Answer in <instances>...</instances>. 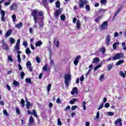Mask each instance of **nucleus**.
Here are the masks:
<instances>
[{"instance_id": "nucleus-15", "label": "nucleus", "mask_w": 126, "mask_h": 126, "mask_svg": "<svg viewBox=\"0 0 126 126\" xmlns=\"http://www.w3.org/2000/svg\"><path fill=\"white\" fill-rule=\"evenodd\" d=\"M78 92L77 91V88L74 87L72 89V91L71 92V94L73 95L74 94H77Z\"/></svg>"}, {"instance_id": "nucleus-22", "label": "nucleus", "mask_w": 126, "mask_h": 126, "mask_svg": "<svg viewBox=\"0 0 126 126\" xmlns=\"http://www.w3.org/2000/svg\"><path fill=\"white\" fill-rule=\"evenodd\" d=\"M34 123V119L33 118V116H31L29 118V124L32 125Z\"/></svg>"}, {"instance_id": "nucleus-30", "label": "nucleus", "mask_w": 126, "mask_h": 126, "mask_svg": "<svg viewBox=\"0 0 126 126\" xmlns=\"http://www.w3.org/2000/svg\"><path fill=\"white\" fill-rule=\"evenodd\" d=\"M117 45H120V42H117L113 44V49H114V50H116V49H117Z\"/></svg>"}, {"instance_id": "nucleus-37", "label": "nucleus", "mask_w": 126, "mask_h": 126, "mask_svg": "<svg viewBox=\"0 0 126 126\" xmlns=\"http://www.w3.org/2000/svg\"><path fill=\"white\" fill-rule=\"evenodd\" d=\"M51 87H52V84H49L47 86V92L49 93L51 90Z\"/></svg>"}, {"instance_id": "nucleus-21", "label": "nucleus", "mask_w": 126, "mask_h": 126, "mask_svg": "<svg viewBox=\"0 0 126 126\" xmlns=\"http://www.w3.org/2000/svg\"><path fill=\"white\" fill-rule=\"evenodd\" d=\"M99 52L102 53L103 55L105 54V52H106V48L104 47H102L99 49Z\"/></svg>"}, {"instance_id": "nucleus-8", "label": "nucleus", "mask_w": 126, "mask_h": 126, "mask_svg": "<svg viewBox=\"0 0 126 126\" xmlns=\"http://www.w3.org/2000/svg\"><path fill=\"white\" fill-rule=\"evenodd\" d=\"M122 53H118L115 56L113 57V61H117V60H120L122 58Z\"/></svg>"}, {"instance_id": "nucleus-44", "label": "nucleus", "mask_w": 126, "mask_h": 126, "mask_svg": "<svg viewBox=\"0 0 126 126\" xmlns=\"http://www.w3.org/2000/svg\"><path fill=\"white\" fill-rule=\"evenodd\" d=\"M104 107V103H102L99 105V106L97 108V110H101V109H103Z\"/></svg>"}, {"instance_id": "nucleus-11", "label": "nucleus", "mask_w": 126, "mask_h": 126, "mask_svg": "<svg viewBox=\"0 0 126 126\" xmlns=\"http://www.w3.org/2000/svg\"><path fill=\"white\" fill-rule=\"evenodd\" d=\"M110 42H111V36H110V35H107L106 37L105 44L107 46H109V45H110Z\"/></svg>"}, {"instance_id": "nucleus-48", "label": "nucleus", "mask_w": 126, "mask_h": 126, "mask_svg": "<svg viewBox=\"0 0 126 126\" xmlns=\"http://www.w3.org/2000/svg\"><path fill=\"white\" fill-rule=\"evenodd\" d=\"M86 102L84 101L83 102V108L84 109V110L85 111V110H86Z\"/></svg>"}, {"instance_id": "nucleus-18", "label": "nucleus", "mask_w": 126, "mask_h": 126, "mask_svg": "<svg viewBox=\"0 0 126 126\" xmlns=\"http://www.w3.org/2000/svg\"><path fill=\"white\" fill-rule=\"evenodd\" d=\"M99 62H100V59H99V58L96 57V58H94L93 59L92 63H99Z\"/></svg>"}, {"instance_id": "nucleus-34", "label": "nucleus", "mask_w": 126, "mask_h": 126, "mask_svg": "<svg viewBox=\"0 0 126 126\" xmlns=\"http://www.w3.org/2000/svg\"><path fill=\"white\" fill-rule=\"evenodd\" d=\"M25 101L24 100V99H22L21 100V104L22 105V106L23 107V108H24V107H25Z\"/></svg>"}, {"instance_id": "nucleus-35", "label": "nucleus", "mask_w": 126, "mask_h": 126, "mask_svg": "<svg viewBox=\"0 0 126 126\" xmlns=\"http://www.w3.org/2000/svg\"><path fill=\"white\" fill-rule=\"evenodd\" d=\"M26 107L27 109H29V108L31 107V104H30V102L28 101L27 99Z\"/></svg>"}, {"instance_id": "nucleus-49", "label": "nucleus", "mask_w": 126, "mask_h": 126, "mask_svg": "<svg viewBox=\"0 0 126 126\" xmlns=\"http://www.w3.org/2000/svg\"><path fill=\"white\" fill-rule=\"evenodd\" d=\"M23 45L24 46L25 48H27V46H28V43H27V41H24L23 42Z\"/></svg>"}, {"instance_id": "nucleus-32", "label": "nucleus", "mask_w": 126, "mask_h": 126, "mask_svg": "<svg viewBox=\"0 0 126 126\" xmlns=\"http://www.w3.org/2000/svg\"><path fill=\"white\" fill-rule=\"evenodd\" d=\"M12 19L14 23L16 22V15L13 14V15H12Z\"/></svg>"}, {"instance_id": "nucleus-16", "label": "nucleus", "mask_w": 126, "mask_h": 126, "mask_svg": "<svg viewBox=\"0 0 126 126\" xmlns=\"http://www.w3.org/2000/svg\"><path fill=\"white\" fill-rule=\"evenodd\" d=\"M81 27V22L80 20H77L76 22V28L77 29H80Z\"/></svg>"}, {"instance_id": "nucleus-42", "label": "nucleus", "mask_w": 126, "mask_h": 126, "mask_svg": "<svg viewBox=\"0 0 126 126\" xmlns=\"http://www.w3.org/2000/svg\"><path fill=\"white\" fill-rule=\"evenodd\" d=\"M38 24L40 28H43L44 26V22H43L42 21H40L39 22Z\"/></svg>"}, {"instance_id": "nucleus-19", "label": "nucleus", "mask_w": 126, "mask_h": 126, "mask_svg": "<svg viewBox=\"0 0 126 126\" xmlns=\"http://www.w3.org/2000/svg\"><path fill=\"white\" fill-rule=\"evenodd\" d=\"M38 15L39 16H41L40 17H38V19H41L42 20H43V19H44V16H43V11H39V12H38Z\"/></svg>"}, {"instance_id": "nucleus-1", "label": "nucleus", "mask_w": 126, "mask_h": 126, "mask_svg": "<svg viewBox=\"0 0 126 126\" xmlns=\"http://www.w3.org/2000/svg\"><path fill=\"white\" fill-rule=\"evenodd\" d=\"M37 13H38V10L37 9L33 10L32 11V15L33 17L35 23V25L33 26V28H37V26L36 24H37L38 21H39V18L38 17V14H37Z\"/></svg>"}, {"instance_id": "nucleus-52", "label": "nucleus", "mask_w": 126, "mask_h": 126, "mask_svg": "<svg viewBox=\"0 0 126 126\" xmlns=\"http://www.w3.org/2000/svg\"><path fill=\"white\" fill-rule=\"evenodd\" d=\"M80 59H81V56H80V55H78L77 56L76 58H75V60L76 61H78V62H79V60H80Z\"/></svg>"}, {"instance_id": "nucleus-23", "label": "nucleus", "mask_w": 126, "mask_h": 126, "mask_svg": "<svg viewBox=\"0 0 126 126\" xmlns=\"http://www.w3.org/2000/svg\"><path fill=\"white\" fill-rule=\"evenodd\" d=\"M113 66H114V64H109L108 65H107V70L110 71V70L112 69Z\"/></svg>"}, {"instance_id": "nucleus-12", "label": "nucleus", "mask_w": 126, "mask_h": 126, "mask_svg": "<svg viewBox=\"0 0 126 126\" xmlns=\"http://www.w3.org/2000/svg\"><path fill=\"white\" fill-rule=\"evenodd\" d=\"M122 122V119H118L117 121L115 122V125L117 126L118 124H119L120 126H123V123Z\"/></svg>"}, {"instance_id": "nucleus-40", "label": "nucleus", "mask_w": 126, "mask_h": 126, "mask_svg": "<svg viewBox=\"0 0 126 126\" xmlns=\"http://www.w3.org/2000/svg\"><path fill=\"white\" fill-rule=\"evenodd\" d=\"M120 75H121V76H122L123 78L126 77V74L125 73H124V72L121 71L119 73Z\"/></svg>"}, {"instance_id": "nucleus-2", "label": "nucleus", "mask_w": 126, "mask_h": 126, "mask_svg": "<svg viewBox=\"0 0 126 126\" xmlns=\"http://www.w3.org/2000/svg\"><path fill=\"white\" fill-rule=\"evenodd\" d=\"M70 76H71L70 74H65L64 76V84L66 87H68V85L71 79Z\"/></svg>"}, {"instance_id": "nucleus-36", "label": "nucleus", "mask_w": 126, "mask_h": 126, "mask_svg": "<svg viewBox=\"0 0 126 126\" xmlns=\"http://www.w3.org/2000/svg\"><path fill=\"white\" fill-rule=\"evenodd\" d=\"M32 116H34L36 118H38V116L37 115V112H36V111H35V110H33V111L32 113Z\"/></svg>"}, {"instance_id": "nucleus-53", "label": "nucleus", "mask_w": 126, "mask_h": 126, "mask_svg": "<svg viewBox=\"0 0 126 126\" xmlns=\"http://www.w3.org/2000/svg\"><path fill=\"white\" fill-rule=\"evenodd\" d=\"M3 113L5 116H8V113H7V111H6V110L4 109L3 111Z\"/></svg>"}, {"instance_id": "nucleus-14", "label": "nucleus", "mask_w": 126, "mask_h": 126, "mask_svg": "<svg viewBox=\"0 0 126 126\" xmlns=\"http://www.w3.org/2000/svg\"><path fill=\"white\" fill-rule=\"evenodd\" d=\"M12 33V30H9L4 35L5 38H7V37H9L11 33Z\"/></svg>"}, {"instance_id": "nucleus-9", "label": "nucleus", "mask_w": 126, "mask_h": 126, "mask_svg": "<svg viewBox=\"0 0 126 126\" xmlns=\"http://www.w3.org/2000/svg\"><path fill=\"white\" fill-rule=\"evenodd\" d=\"M0 13L1 15V21H2V22H5V18L4 17L5 15V12H4V11L2 10H1Z\"/></svg>"}, {"instance_id": "nucleus-47", "label": "nucleus", "mask_w": 126, "mask_h": 126, "mask_svg": "<svg viewBox=\"0 0 126 126\" xmlns=\"http://www.w3.org/2000/svg\"><path fill=\"white\" fill-rule=\"evenodd\" d=\"M61 19L63 21L65 20V16L64 15H61Z\"/></svg>"}, {"instance_id": "nucleus-3", "label": "nucleus", "mask_w": 126, "mask_h": 126, "mask_svg": "<svg viewBox=\"0 0 126 126\" xmlns=\"http://www.w3.org/2000/svg\"><path fill=\"white\" fill-rule=\"evenodd\" d=\"M108 28V22L105 21L100 27V30H106Z\"/></svg>"}, {"instance_id": "nucleus-28", "label": "nucleus", "mask_w": 126, "mask_h": 126, "mask_svg": "<svg viewBox=\"0 0 126 126\" xmlns=\"http://www.w3.org/2000/svg\"><path fill=\"white\" fill-rule=\"evenodd\" d=\"M13 85L16 86V87H18V86H19V83H18V82H17V81H14L13 82Z\"/></svg>"}, {"instance_id": "nucleus-6", "label": "nucleus", "mask_w": 126, "mask_h": 126, "mask_svg": "<svg viewBox=\"0 0 126 126\" xmlns=\"http://www.w3.org/2000/svg\"><path fill=\"white\" fill-rule=\"evenodd\" d=\"M9 9L10 10H16L18 9V6H17V4L16 3H12L9 7Z\"/></svg>"}, {"instance_id": "nucleus-27", "label": "nucleus", "mask_w": 126, "mask_h": 126, "mask_svg": "<svg viewBox=\"0 0 126 126\" xmlns=\"http://www.w3.org/2000/svg\"><path fill=\"white\" fill-rule=\"evenodd\" d=\"M104 79H105V75L104 74H101L100 77L99 78V80L100 81H103Z\"/></svg>"}, {"instance_id": "nucleus-5", "label": "nucleus", "mask_w": 126, "mask_h": 126, "mask_svg": "<svg viewBox=\"0 0 126 126\" xmlns=\"http://www.w3.org/2000/svg\"><path fill=\"white\" fill-rule=\"evenodd\" d=\"M19 50H20V39H18L14 47V51H19Z\"/></svg>"}, {"instance_id": "nucleus-63", "label": "nucleus", "mask_w": 126, "mask_h": 126, "mask_svg": "<svg viewBox=\"0 0 126 126\" xmlns=\"http://www.w3.org/2000/svg\"><path fill=\"white\" fill-rule=\"evenodd\" d=\"M79 62V61L75 60L74 61V64H75V65H77V64H78Z\"/></svg>"}, {"instance_id": "nucleus-43", "label": "nucleus", "mask_w": 126, "mask_h": 126, "mask_svg": "<svg viewBox=\"0 0 126 126\" xmlns=\"http://www.w3.org/2000/svg\"><path fill=\"white\" fill-rule=\"evenodd\" d=\"M35 60H36L37 63H41V59H40V57H36L35 58Z\"/></svg>"}, {"instance_id": "nucleus-54", "label": "nucleus", "mask_w": 126, "mask_h": 126, "mask_svg": "<svg viewBox=\"0 0 126 126\" xmlns=\"http://www.w3.org/2000/svg\"><path fill=\"white\" fill-rule=\"evenodd\" d=\"M16 112L17 115H19V114H20V110H19V108L18 107L16 108Z\"/></svg>"}, {"instance_id": "nucleus-7", "label": "nucleus", "mask_w": 126, "mask_h": 126, "mask_svg": "<svg viewBox=\"0 0 126 126\" xmlns=\"http://www.w3.org/2000/svg\"><path fill=\"white\" fill-rule=\"evenodd\" d=\"M27 67L28 68L29 71H33V68H32V64L31 62L28 61L26 63Z\"/></svg>"}, {"instance_id": "nucleus-56", "label": "nucleus", "mask_w": 126, "mask_h": 126, "mask_svg": "<svg viewBox=\"0 0 126 126\" xmlns=\"http://www.w3.org/2000/svg\"><path fill=\"white\" fill-rule=\"evenodd\" d=\"M107 63H109V62H111V61H113V57H111L108 59L106 60Z\"/></svg>"}, {"instance_id": "nucleus-59", "label": "nucleus", "mask_w": 126, "mask_h": 126, "mask_svg": "<svg viewBox=\"0 0 126 126\" xmlns=\"http://www.w3.org/2000/svg\"><path fill=\"white\" fill-rule=\"evenodd\" d=\"M100 117V112L98 111L96 113V119L98 120Z\"/></svg>"}, {"instance_id": "nucleus-39", "label": "nucleus", "mask_w": 126, "mask_h": 126, "mask_svg": "<svg viewBox=\"0 0 126 126\" xmlns=\"http://www.w3.org/2000/svg\"><path fill=\"white\" fill-rule=\"evenodd\" d=\"M55 4L56 5V7L58 8H60V6H61V3H60V1H56Z\"/></svg>"}, {"instance_id": "nucleus-46", "label": "nucleus", "mask_w": 126, "mask_h": 126, "mask_svg": "<svg viewBox=\"0 0 126 126\" xmlns=\"http://www.w3.org/2000/svg\"><path fill=\"white\" fill-rule=\"evenodd\" d=\"M102 17V16H100L94 20L95 22L98 23L100 21V18Z\"/></svg>"}, {"instance_id": "nucleus-10", "label": "nucleus", "mask_w": 126, "mask_h": 126, "mask_svg": "<svg viewBox=\"0 0 126 126\" xmlns=\"http://www.w3.org/2000/svg\"><path fill=\"white\" fill-rule=\"evenodd\" d=\"M43 5L47 10H49V4L47 0H42Z\"/></svg>"}, {"instance_id": "nucleus-38", "label": "nucleus", "mask_w": 126, "mask_h": 126, "mask_svg": "<svg viewBox=\"0 0 126 126\" xmlns=\"http://www.w3.org/2000/svg\"><path fill=\"white\" fill-rule=\"evenodd\" d=\"M10 3H11V0H8V2H5L4 5H5V6H7L9 5Z\"/></svg>"}, {"instance_id": "nucleus-13", "label": "nucleus", "mask_w": 126, "mask_h": 126, "mask_svg": "<svg viewBox=\"0 0 126 126\" xmlns=\"http://www.w3.org/2000/svg\"><path fill=\"white\" fill-rule=\"evenodd\" d=\"M2 45L3 47L4 50H5V51H7V50H8V45L6 44L4 40L2 41Z\"/></svg>"}, {"instance_id": "nucleus-57", "label": "nucleus", "mask_w": 126, "mask_h": 126, "mask_svg": "<svg viewBox=\"0 0 126 126\" xmlns=\"http://www.w3.org/2000/svg\"><path fill=\"white\" fill-rule=\"evenodd\" d=\"M26 82H27V83H31V79L30 78H26Z\"/></svg>"}, {"instance_id": "nucleus-64", "label": "nucleus", "mask_w": 126, "mask_h": 126, "mask_svg": "<svg viewBox=\"0 0 126 126\" xmlns=\"http://www.w3.org/2000/svg\"><path fill=\"white\" fill-rule=\"evenodd\" d=\"M107 114L109 116H114V113L112 112H107Z\"/></svg>"}, {"instance_id": "nucleus-45", "label": "nucleus", "mask_w": 126, "mask_h": 126, "mask_svg": "<svg viewBox=\"0 0 126 126\" xmlns=\"http://www.w3.org/2000/svg\"><path fill=\"white\" fill-rule=\"evenodd\" d=\"M21 79H23L24 78V76H25V73L24 72H22L20 74Z\"/></svg>"}, {"instance_id": "nucleus-33", "label": "nucleus", "mask_w": 126, "mask_h": 126, "mask_svg": "<svg viewBox=\"0 0 126 126\" xmlns=\"http://www.w3.org/2000/svg\"><path fill=\"white\" fill-rule=\"evenodd\" d=\"M77 99L76 98H73V100L71 99L70 101V104H71V105H73V104H74V102H77Z\"/></svg>"}, {"instance_id": "nucleus-55", "label": "nucleus", "mask_w": 126, "mask_h": 126, "mask_svg": "<svg viewBox=\"0 0 126 126\" xmlns=\"http://www.w3.org/2000/svg\"><path fill=\"white\" fill-rule=\"evenodd\" d=\"M100 2L102 4H106L107 3V0H101Z\"/></svg>"}, {"instance_id": "nucleus-20", "label": "nucleus", "mask_w": 126, "mask_h": 126, "mask_svg": "<svg viewBox=\"0 0 126 126\" xmlns=\"http://www.w3.org/2000/svg\"><path fill=\"white\" fill-rule=\"evenodd\" d=\"M22 26H23V23H22V22L15 25V27L16 28H17V29H20Z\"/></svg>"}, {"instance_id": "nucleus-41", "label": "nucleus", "mask_w": 126, "mask_h": 126, "mask_svg": "<svg viewBox=\"0 0 126 126\" xmlns=\"http://www.w3.org/2000/svg\"><path fill=\"white\" fill-rule=\"evenodd\" d=\"M42 44H43V42L41 41H39L36 42V47H40V46H41V45H42Z\"/></svg>"}, {"instance_id": "nucleus-25", "label": "nucleus", "mask_w": 126, "mask_h": 126, "mask_svg": "<svg viewBox=\"0 0 126 126\" xmlns=\"http://www.w3.org/2000/svg\"><path fill=\"white\" fill-rule=\"evenodd\" d=\"M121 10H122V8H119L117 11H116V12L115 13L114 16L113 17V18H116V17L117 16V14H119V13H120V11H121Z\"/></svg>"}, {"instance_id": "nucleus-26", "label": "nucleus", "mask_w": 126, "mask_h": 126, "mask_svg": "<svg viewBox=\"0 0 126 126\" xmlns=\"http://www.w3.org/2000/svg\"><path fill=\"white\" fill-rule=\"evenodd\" d=\"M50 63L51 65H52V66H55V63H54V60H53V59H52V57L50 58Z\"/></svg>"}, {"instance_id": "nucleus-61", "label": "nucleus", "mask_w": 126, "mask_h": 126, "mask_svg": "<svg viewBox=\"0 0 126 126\" xmlns=\"http://www.w3.org/2000/svg\"><path fill=\"white\" fill-rule=\"evenodd\" d=\"M69 109H70V106L68 105L65 109H64V111H65V112H66V111H68V110H69Z\"/></svg>"}, {"instance_id": "nucleus-51", "label": "nucleus", "mask_w": 126, "mask_h": 126, "mask_svg": "<svg viewBox=\"0 0 126 126\" xmlns=\"http://www.w3.org/2000/svg\"><path fill=\"white\" fill-rule=\"evenodd\" d=\"M86 9L87 11H90V6L89 5H86Z\"/></svg>"}, {"instance_id": "nucleus-17", "label": "nucleus", "mask_w": 126, "mask_h": 126, "mask_svg": "<svg viewBox=\"0 0 126 126\" xmlns=\"http://www.w3.org/2000/svg\"><path fill=\"white\" fill-rule=\"evenodd\" d=\"M42 69L44 71H49L50 67H48V64H45L43 66Z\"/></svg>"}, {"instance_id": "nucleus-58", "label": "nucleus", "mask_w": 126, "mask_h": 126, "mask_svg": "<svg viewBox=\"0 0 126 126\" xmlns=\"http://www.w3.org/2000/svg\"><path fill=\"white\" fill-rule=\"evenodd\" d=\"M58 126H62V121H61L60 119H58Z\"/></svg>"}, {"instance_id": "nucleus-29", "label": "nucleus", "mask_w": 126, "mask_h": 126, "mask_svg": "<svg viewBox=\"0 0 126 126\" xmlns=\"http://www.w3.org/2000/svg\"><path fill=\"white\" fill-rule=\"evenodd\" d=\"M26 54H27V55H28V56H29L30 55V54H31V51L30 50L29 48H28L26 49Z\"/></svg>"}, {"instance_id": "nucleus-50", "label": "nucleus", "mask_w": 126, "mask_h": 126, "mask_svg": "<svg viewBox=\"0 0 126 126\" xmlns=\"http://www.w3.org/2000/svg\"><path fill=\"white\" fill-rule=\"evenodd\" d=\"M106 11H107V9H99V12H103V13L106 12Z\"/></svg>"}, {"instance_id": "nucleus-62", "label": "nucleus", "mask_w": 126, "mask_h": 126, "mask_svg": "<svg viewBox=\"0 0 126 126\" xmlns=\"http://www.w3.org/2000/svg\"><path fill=\"white\" fill-rule=\"evenodd\" d=\"M101 66H102L101 65H99L95 66L94 68V70H97V69L101 67Z\"/></svg>"}, {"instance_id": "nucleus-24", "label": "nucleus", "mask_w": 126, "mask_h": 126, "mask_svg": "<svg viewBox=\"0 0 126 126\" xmlns=\"http://www.w3.org/2000/svg\"><path fill=\"white\" fill-rule=\"evenodd\" d=\"M125 63V61H124V60H120L116 63V65H120V64H122V63Z\"/></svg>"}, {"instance_id": "nucleus-4", "label": "nucleus", "mask_w": 126, "mask_h": 126, "mask_svg": "<svg viewBox=\"0 0 126 126\" xmlns=\"http://www.w3.org/2000/svg\"><path fill=\"white\" fill-rule=\"evenodd\" d=\"M86 3H87V1L85 0H80L78 2V5L80 8H82Z\"/></svg>"}, {"instance_id": "nucleus-31", "label": "nucleus", "mask_w": 126, "mask_h": 126, "mask_svg": "<svg viewBox=\"0 0 126 126\" xmlns=\"http://www.w3.org/2000/svg\"><path fill=\"white\" fill-rule=\"evenodd\" d=\"M9 41L10 42V44H14L15 43V39L12 37L9 38Z\"/></svg>"}, {"instance_id": "nucleus-60", "label": "nucleus", "mask_w": 126, "mask_h": 126, "mask_svg": "<svg viewBox=\"0 0 126 126\" xmlns=\"http://www.w3.org/2000/svg\"><path fill=\"white\" fill-rule=\"evenodd\" d=\"M76 109H77V106L76 105L73 106L71 107V110H72V111H74V110H76Z\"/></svg>"}]
</instances>
